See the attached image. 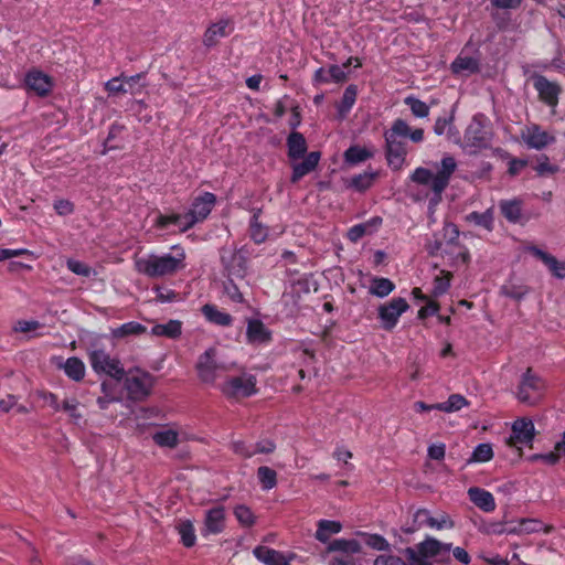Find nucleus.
Here are the masks:
<instances>
[{
  "label": "nucleus",
  "instance_id": "6e6d98bb",
  "mask_svg": "<svg viewBox=\"0 0 565 565\" xmlns=\"http://www.w3.org/2000/svg\"><path fill=\"white\" fill-rule=\"evenodd\" d=\"M454 522L450 516L443 512L438 516H431L429 520V527L436 530L452 529Z\"/></svg>",
  "mask_w": 565,
  "mask_h": 565
},
{
  "label": "nucleus",
  "instance_id": "393cba45",
  "mask_svg": "<svg viewBox=\"0 0 565 565\" xmlns=\"http://www.w3.org/2000/svg\"><path fill=\"white\" fill-rule=\"evenodd\" d=\"M527 252L542 260L555 277L565 278V262L556 259L536 246H529Z\"/></svg>",
  "mask_w": 565,
  "mask_h": 565
},
{
  "label": "nucleus",
  "instance_id": "a19ab883",
  "mask_svg": "<svg viewBox=\"0 0 565 565\" xmlns=\"http://www.w3.org/2000/svg\"><path fill=\"white\" fill-rule=\"evenodd\" d=\"M153 441L160 447L174 448L179 443V434L174 429H163L153 434Z\"/></svg>",
  "mask_w": 565,
  "mask_h": 565
},
{
  "label": "nucleus",
  "instance_id": "f8f14e48",
  "mask_svg": "<svg viewBox=\"0 0 565 565\" xmlns=\"http://www.w3.org/2000/svg\"><path fill=\"white\" fill-rule=\"evenodd\" d=\"M409 309L404 298H393L381 305L377 309L381 327L384 330H392L397 324L401 316Z\"/></svg>",
  "mask_w": 565,
  "mask_h": 565
},
{
  "label": "nucleus",
  "instance_id": "37998d69",
  "mask_svg": "<svg viewBox=\"0 0 565 565\" xmlns=\"http://www.w3.org/2000/svg\"><path fill=\"white\" fill-rule=\"evenodd\" d=\"M500 292L508 298L521 300L529 292V288L523 284L510 280L501 287Z\"/></svg>",
  "mask_w": 565,
  "mask_h": 565
},
{
  "label": "nucleus",
  "instance_id": "9b49d317",
  "mask_svg": "<svg viewBox=\"0 0 565 565\" xmlns=\"http://www.w3.org/2000/svg\"><path fill=\"white\" fill-rule=\"evenodd\" d=\"M199 379L206 384H214L217 379L218 371L223 370V365L217 362V350L209 348L198 359L195 365Z\"/></svg>",
  "mask_w": 565,
  "mask_h": 565
},
{
  "label": "nucleus",
  "instance_id": "09e8293b",
  "mask_svg": "<svg viewBox=\"0 0 565 565\" xmlns=\"http://www.w3.org/2000/svg\"><path fill=\"white\" fill-rule=\"evenodd\" d=\"M493 457V450L490 444H479L472 451L468 462H487Z\"/></svg>",
  "mask_w": 565,
  "mask_h": 565
},
{
  "label": "nucleus",
  "instance_id": "f257e3e1",
  "mask_svg": "<svg viewBox=\"0 0 565 565\" xmlns=\"http://www.w3.org/2000/svg\"><path fill=\"white\" fill-rule=\"evenodd\" d=\"M457 169L456 159L445 154L437 166L436 173L423 167L416 168L409 179L413 183L422 186L412 198L416 202L428 201L429 210H434L443 200V193L449 185L451 175Z\"/></svg>",
  "mask_w": 565,
  "mask_h": 565
},
{
  "label": "nucleus",
  "instance_id": "79ce46f5",
  "mask_svg": "<svg viewBox=\"0 0 565 565\" xmlns=\"http://www.w3.org/2000/svg\"><path fill=\"white\" fill-rule=\"evenodd\" d=\"M257 478L263 490H271L277 484V473L267 466H260L257 469Z\"/></svg>",
  "mask_w": 565,
  "mask_h": 565
},
{
  "label": "nucleus",
  "instance_id": "dca6fc26",
  "mask_svg": "<svg viewBox=\"0 0 565 565\" xmlns=\"http://www.w3.org/2000/svg\"><path fill=\"white\" fill-rule=\"evenodd\" d=\"M533 86L537 90L540 98L551 107H555L558 102L561 87L557 83L548 81L545 76H533Z\"/></svg>",
  "mask_w": 565,
  "mask_h": 565
},
{
  "label": "nucleus",
  "instance_id": "2eb2a0df",
  "mask_svg": "<svg viewBox=\"0 0 565 565\" xmlns=\"http://www.w3.org/2000/svg\"><path fill=\"white\" fill-rule=\"evenodd\" d=\"M24 84L29 90L41 97L49 95L53 88L52 77L36 68L25 74Z\"/></svg>",
  "mask_w": 565,
  "mask_h": 565
},
{
  "label": "nucleus",
  "instance_id": "a878e982",
  "mask_svg": "<svg viewBox=\"0 0 565 565\" xmlns=\"http://www.w3.org/2000/svg\"><path fill=\"white\" fill-rule=\"evenodd\" d=\"M254 556L265 565H290V559L281 552L267 546H256L253 551Z\"/></svg>",
  "mask_w": 565,
  "mask_h": 565
},
{
  "label": "nucleus",
  "instance_id": "0eeeda50",
  "mask_svg": "<svg viewBox=\"0 0 565 565\" xmlns=\"http://www.w3.org/2000/svg\"><path fill=\"white\" fill-rule=\"evenodd\" d=\"M257 380L255 375L243 373L238 376L226 379L221 385L220 391L227 398H245L256 394Z\"/></svg>",
  "mask_w": 565,
  "mask_h": 565
},
{
  "label": "nucleus",
  "instance_id": "c756f323",
  "mask_svg": "<svg viewBox=\"0 0 565 565\" xmlns=\"http://www.w3.org/2000/svg\"><path fill=\"white\" fill-rule=\"evenodd\" d=\"M288 157L298 160L306 154L307 141L302 134L292 131L287 138Z\"/></svg>",
  "mask_w": 565,
  "mask_h": 565
},
{
  "label": "nucleus",
  "instance_id": "c85d7f7f",
  "mask_svg": "<svg viewBox=\"0 0 565 565\" xmlns=\"http://www.w3.org/2000/svg\"><path fill=\"white\" fill-rule=\"evenodd\" d=\"M342 531V524L339 521L333 520H320L317 524V531L315 534L316 540L321 543L331 542L330 537Z\"/></svg>",
  "mask_w": 565,
  "mask_h": 565
},
{
  "label": "nucleus",
  "instance_id": "3c124183",
  "mask_svg": "<svg viewBox=\"0 0 565 565\" xmlns=\"http://www.w3.org/2000/svg\"><path fill=\"white\" fill-rule=\"evenodd\" d=\"M441 276H436L433 282L431 292L435 297L445 295L450 287L451 274L445 271H441Z\"/></svg>",
  "mask_w": 565,
  "mask_h": 565
},
{
  "label": "nucleus",
  "instance_id": "b1692460",
  "mask_svg": "<svg viewBox=\"0 0 565 565\" xmlns=\"http://www.w3.org/2000/svg\"><path fill=\"white\" fill-rule=\"evenodd\" d=\"M479 58L461 52L451 63V71L458 76H469L479 71Z\"/></svg>",
  "mask_w": 565,
  "mask_h": 565
},
{
  "label": "nucleus",
  "instance_id": "58836bf2",
  "mask_svg": "<svg viewBox=\"0 0 565 565\" xmlns=\"http://www.w3.org/2000/svg\"><path fill=\"white\" fill-rule=\"evenodd\" d=\"M358 96V88L355 85H349L342 96L341 102L338 105V113L341 118L345 117L355 104Z\"/></svg>",
  "mask_w": 565,
  "mask_h": 565
},
{
  "label": "nucleus",
  "instance_id": "6ab92c4d",
  "mask_svg": "<svg viewBox=\"0 0 565 565\" xmlns=\"http://www.w3.org/2000/svg\"><path fill=\"white\" fill-rule=\"evenodd\" d=\"M199 223L190 211L185 214H171V215H158L156 218V226L160 228H167L170 225L175 226L179 231L185 232L190 230L194 224Z\"/></svg>",
  "mask_w": 565,
  "mask_h": 565
},
{
  "label": "nucleus",
  "instance_id": "0e129e2a",
  "mask_svg": "<svg viewBox=\"0 0 565 565\" xmlns=\"http://www.w3.org/2000/svg\"><path fill=\"white\" fill-rule=\"evenodd\" d=\"M156 291V295H157V300L160 301V302H172L174 300H177L178 298V295L174 290L172 289H169V288H164V287H157L154 289Z\"/></svg>",
  "mask_w": 565,
  "mask_h": 565
},
{
  "label": "nucleus",
  "instance_id": "13d9d810",
  "mask_svg": "<svg viewBox=\"0 0 565 565\" xmlns=\"http://www.w3.org/2000/svg\"><path fill=\"white\" fill-rule=\"evenodd\" d=\"M231 448L236 455L243 458H250L255 456L253 444H247L243 440L233 441Z\"/></svg>",
  "mask_w": 565,
  "mask_h": 565
},
{
  "label": "nucleus",
  "instance_id": "1a4fd4ad",
  "mask_svg": "<svg viewBox=\"0 0 565 565\" xmlns=\"http://www.w3.org/2000/svg\"><path fill=\"white\" fill-rule=\"evenodd\" d=\"M244 248L224 247L221 249V263L230 277L243 278L247 273V258Z\"/></svg>",
  "mask_w": 565,
  "mask_h": 565
},
{
  "label": "nucleus",
  "instance_id": "864d4df0",
  "mask_svg": "<svg viewBox=\"0 0 565 565\" xmlns=\"http://www.w3.org/2000/svg\"><path fill=\"white\" fill-rule=\"evenodd\" d=\"M79 402L76 398H65L62 403V409L68 414L71 419L77 424L82 419V414L78 411Z\"/></svg>",
  "mask_w": 565,
  "mask_h": 565
},
{
  "label": "nucleus",
  "instance_id": "f03ea898",
  "mask_svg": "<svg viewBox=\"0 0 565 565\" xmlns=\"http://www.w3.org/2000/svg\"><path fill=\"white\" fill-rule=\"evenodd\" d=\"M425 132L422 128H411L403 119L394 120L391 127L384 132L385 157L391 169L401 170L406 161L408 153L407 139L419 143L424 140Z\"/></svg>",
  "mask_w": 565,
  "mask_h": 565
},
{
  "label": "nucleus",
  "instance_id": "8fccbe9b",
  "mask_svg": "<svg viewBox=\"0 0 565 565\" xmlns=\"http://www.w3.org/2000/svg\"><path fill=\"white\" fill-rule=\"evenodd\" d=\"M145 331L146 328L142 324L139 322L130 321L113 330V335L116 338H122L130 334H140Z\"/></svg>",
  "mask_w": 565,
  "mask_h": 565
},
{
  "label": "nucleus",
  "instance_id": "bf43d9fd",
  "mask_svg": "<svg viewBox=\"0 0 565 565\" xmlns=\"http://www.w3.org/2000/svg\"><path fill=\"white\" fill-rule=\"evenodd\" d=\"M66 266L68 270L78 276L88 277L93 273L88 265L76 259H68Z\"/></svg>",
  "mask_w": 565,
  "mask_h": 565
},
{
  "label": "nucleus",
  "instance_id": "39448f33",
  "mask_svg": "<svg viewBox=\"0 0 565 565\" xmlns=\"http://www.w3.org/2000/svg\"><path fill=\"white\" fill-rule=\"evenodd\" d=\"M492 132L490 122L483 114H476L471 122L468 125L465 136L462 148L471 153L490 146Z\"/></svg>",
  "mask_w": 565,
  "mask_h": 565
},
{
  "label": "nucleus",
  "instance_id": "5fc2aeb1",
  "mask_svg": "<svg viewBox=\"0 0 565 565\" xmlns=\"http://www.w3.org/2000/svg\"><path fill=\"white\" fill-rule=\"evenodd\" d=\"M559 459H561L559 452L555 449H554V451H550L546 454H534L527 458V460L530 462L542 461L548 466L556 465L559 461Z\"/></svg>",
  "mask_w": 565,
  "mask_h": 565
},
{
  "label": "nucleus",
  "instance_id": "473e14b6",
  "mask_svg": "<svg viewBox=\"0 0 565 565\" xmlns=\"http://www.w3.org/2000/svg\"><path fill=\"white\" fill-rule=\"evenodd\" d=\"M202 313L209 322L216 326L228 327L233 322V318L230 313L218 310L214 305H204L202 307Z\"/></svg>",
  "mask_w": 565,
  "mask_h": 565
},
{
  "label": "nucleus",
  "instance_id": "4be33fe9",
  "mask_svg": "<svg viewBox=\"0 0 565 565\" xmlns=\"http://www.w3.org/2000/svg\"><path fill=\"white\" fill-rule=\"evenodd\" d=\"M231 21L222 19L211 24L204 33L203 43L205 46H214L220 39L227 36L232 32Z\"/></svg>",
  "mask_w": 565,
  "mask_h": 565
},
{
  "label": "nucleus",
  "instance_id": "4c0bfd02",
  "mask_svg": "<svg viewBox=\"0 0 565 565\" xmlns=\"http://www.w3.org/2000/svg\"><path fill=\"white\" fill-rule=\"evenodd\" d=\"M377 175L379 173L376 171H365L363 173L356 174L350 180L349 186L359 192H363L373 185Z\"/></svg>",
  "mask_w": 565,
  "mask_h": 565
},
{
  "label": "nucleus",
  "instance_id": "412c9836",
  "mask_svg": "<svg viewBox=\"0 0 565 565\" xmlns=\"http://www.w3.org/2000/svg\"><path fill=\"white\" fill-rule=\"evenodd\" d=\"M216 202V196L211 192H204L198 196L192 203L190 214L194 216L198 222L205 220L211 213Z\"/></svg>",
  "mask_w": 565,
  "mask_h": 565
},
{
  "label": "nucleus",
  "instance_id": "4d7b16f0",
  "mask_svg": "<svg viewBox=\"0 0 565 565\" xmlns=\"http://www.w3.org/2000/svg\"><path fill=\"white\" fill-rule=\"evenodd\" d=\"M105 89L108 92L109 95H116V94H127V90H131L130 88H127L124 84V79L121 77H113L109 81L105 83Z\"/></svg>",
  "mask_w": 565,
  "mask_h": 565
},
{
  "label": "nucleus",
  "instance_id": "49530a36",
  "mask_svg": "<svg viewBox=\"0 0 565 565\" xmlns=\"http://www.w3.org/2000/svg\"><path fill=\"white\" fill-rule=\"evenodd\" d=\"M234 515L242 526H253L256 522L254 512L245 504H238L234 509Z\"/></svg>",
  "mask_w": 565,
  "mask_h": 565
},
{
  "label": "nucleus",
  "instance_id": "7c9ffc66",
  "mask_svg": "<svg viewBox=\"0 0 565 565\" xmlns=\"http://www.w3.org/2000/svg\"><path fill=\"white\" fill-rule=\"evenodd\" d=\"M150 333L154 337L177 339L182 333V322L171 319L167 323H157L151 328Z\"/></svg>",
  "mask_w": 565,
  "mask_h": 565
},
{
  "label": "nucleus",
  "instance_id": "cd10ccee",
  "mask_svg": "<svg viewBox=\"0 0 565 565\" xmlns=\"http://www.w3.org/2000/svg\"><path fill=\"white\" fill-rule=\"evenodd\" d=\"M382 225V217L374 216L364 223L356 224L348 231V238L355 243L364 235H371Z\"/></svg>",
  "mask_w": 565,
  "mask_h": 565
},
{
  "label": "nucleus",
  "instance_id": "774afa93",
  "mask_svg": "<svg viewBox=\"0 0 565 565\" xmlns=\"http://www.w3.org/2000/svg\"><path fill=\"white\" fill-rule=\"evenodd\" d=\"M253 448L256 454H270L275 450L276 445L270 439H264L260 441H257L256 444H253Z\"/></svg>",
  "mask_w": 565,
  "mask_h": 565
},
{
  "label": "nucleus",
  "instance_id": "e2e57ef3",
  "mask_svg": "<svg viewBox=\"0 0 565 565\" xmlns=\"http://www.w3.org/2000/svg\"><path fill=\"white\" fill-rule=\"evenodd\" d=\"M366 544L376 551H385L390 546L388 542L383 536L377 534L369 535L366 539Z\"/></svg>",
  "mask_w": 565,
  "mask_h": 565
},
{
  "label": "nucleus",
  "instance_id": "c9c22d12",
  "mask_svg": "<svg viewBox=\"0 0 565 565\" xmlns=\"http://www.w3.org/2000/svg\"><path fill=\"white\" fill-rule=\"evenodd\" d=\"M374 151L366 147L351 146L344 151V161L349 164H359L373 158Z\"/></svg>",
  "mask_w": 565,
  "mask_h": 565
},
{
  "label": "nucleus",
  "instance_id": "7ed1b4c3",
  "mask_svg": "<svg viewBox=\"0 0 565 565\" xmlns=\"http://www.w3.org/2000/svg\"><path fill=\"white\" fill-rule=\"evenodd\" d=\"M171 253H149L134 257V266L137 273L149 278L172 276L185 267V252L179 246H172Z\"/></svg>",
  "mask_w": 565,
  "mask_h": 565
},
{
  "label": "nucleus",
  "instance_id": "338daca9",
  "mask_svg": "<svg viewBox=\"0 0 565 565\" xmlns=\"http://www.w3.org/2000/svg\"><path fill=\"white\" fill-rule=\"evenodd\" d=\"M446 454V446L443 443L433 444L427 449V455L430 459L441 460Z\"/></svg>",
  "mask_w": 565,
  "mask_h": 565
},
{
  "label": "nucleus",
  "instance_id": "6e6552de",
  "mask_svg": "<svg viewBox=\"0 0 565 565\" xmlns=\"http://www.w3.org/2000/svg\"><path fill=\"white\" fill-rule=\"evenodd\" d=\"M544 382L541 377L533 374L529 369L521 377L516 391V398L524 404L534 405L537 403L544 392Z\"/></svg>",
  "mask_w": 565,
  "mask_h": 565
},
{
  "label": "nucleus",
  "instance_id": "ddd939ff",
  "mask_svg": "<svg viewBox=\"0 0 565 565\" xmlns=\"http://www.w3.org/2000/svg\"><path fill=\"white\" fill-rule=\"evenodd\" d=\"M534 436L535 428L533 422L529 418H519L512 424L508 445L516 448L530 446L534 440Z\"/></svg>",
  "mask_w": 565,
  "mask_h": 565
},
{
  "label": "nucleus",
  "instance_id": "a211bd4d",
  "mask_svg": "<svg viewBox=\"0 0 565 565\" xmlns=\"http://www.w3.org/2000/svg\"><path fill=\"white\" fill-rule=\"evenodd\" d=\"M271 340L270 330L259 319H249L246 328V341L252 345L268 344Z\"/></svg>",
  "mask_w": 565,
  "mask_h": 565
},
{
  "label": "nucleus",
  "instance_id": "aec40b11",
  "mask_svg": "<svg viewBox=\"0 0 565 565\" xmlns=\"http://www.w3.org/2000/svg\"><path fill=\"white\" fill-rule=\"evenodd\" d=\"M321 154L319 151L309 152L301 162H294L291 164L292 174L290 181L292 183L299 182L305 175L312 172L319 164Z\"/></svg>",
  "mask_w": 565,
  "mask_h": 565
},
{
  "label": "nucleus",
  "instance_id": "a18cd8bd",
  "mask_svg": "<svg viewBox=\"0 0 565 565\" xmlns=\"http://www.w3.org/2000/svg\"><path fill=\"white\" fill-rule=\"evenodd\" d=\"M466 220L490 231L493 226V212L492 210H487L483 213L471 212L466 216Z\"/></svg>",
  "mask_w": 565,
  "mask_h": 565
},
{
  "label": "nucleus",
  "instance_id": "f704fd0d",
  "mask_svg": "<svg viewBox=\"0 0 565 565\" xmlns=\"http://www.w3.org/2000/svg\"><path fill=\"white\" fill-rule=\"evenodd\" d=\"M502 215L511 223H518L522 216V202L518 199L502 200L499 203Z\"/></svg>",
  "mask_w": 565,
  "mask_h": 565
},
{
  "label": "nucleus",
  "instance_id": "603ef678",
  "mask_svg": "<svg viewBox=\"0 0 565 565\" xmlns=\"http://www.w3.org/2000/svg\"><path fill=\"white\" fill-rule=\"evenodd\" d=\"M108 387H109V382L103 381L100 384L103 395L97 398V404L100 409H107L109 404L120 401V396L118 394L108 393Z\"/></svg>",
  "mask_w": 565,
  "mask_h": 565
},
{
  "label": "nucleus",
  "instance_id": "20e7f679",
  "mask_svg": "<svg viewBox=\"0 0 565 565\" xmlns=\"http://www.w3.org/2000/svg\"><path fill=\"white\" fill-rule=\"evenodd\" d=\"M451 544L428 537L416 548H406L405 553L411 565H431L449 559Z\"/></svg>",
  "mask_w": 565,
  "mask_h": 565
},
{
  "label": "nucleus",
  "instance_id": "ea45409f",
  "mask_svg": "<svg viewBox=\"0 0 565 565\" xmlns=\"http://www.w3.org/2000/svg\"><path fill=\"white\" fill-rule=\"evenodd\" d=\"M469 405L467 398L460 394H451L444 403H437L438 411L455 413Z\"/></svg>",
  "mask_w": 565,
  "mask_h": 565
},
{
  "label": "nucleus",
  "instance_id": "4468645a",
  "mask_svg": "<svg viewBox=\"0 0 565 565\" xmlns=\"http://www.w3.org/2000/svg\"><path fill=\"white\" fill-rule=\"evenodd\" d=\"M225 508L222 505L213 507L205 512L201 534L203 537L217 535L225 529Z\"/></svg>",
  "mask_w": 565,
  "mask_h": 565
},
{
  "label": "nucleus",
  "instance_id": "9d476101",
  "mask_svg": "<svg viewBox=\"0 0 565 565\" xmlns=\"http://www.w3.org/2000/svg\"><path fill=\"white\" fill-rule=\"evenodd\" d=\"M152 385V376L140 370L129 372L125 380V388L129 398L134 401L145 399L150 394Z\"/></svg>",
  "mask_w": 565,
  "mask_h": 565
},
{
  "label": "nucleus",
  "instance_id": "bb28decb",
  "mask_svg": "<svg viewBox=\"0 0 565 565\" xmlns=\"http://www.w3.org/2000/svg\"><path fill=\"white\" fill-rule=\"evenodd\" d=\"M361 544L354 539H337L327 545V553H340L341 556L351 558L352 555L360 553Z\"/></svg>",
  "mask_w": 565,
  "mask_h": 565
},
{
  "label": "nucleus",
  "instance_id": "052dcab7",
  "mask_svg": "<svg viewBox=\"0 0 565 565\" xmlns=\"http://www.w3.org/2000/svg\"><path fill=\"white\" fill-rule=\"evenodd\" d=\"M143 78V74H136L132 76L122 77L124 84L127 88L131 90H127V93L136 95L141 93L143 85L140 84V81Z\"/></svg>",
  "mask_w": 565,
  "mask_h": 565
},
{
  "label": "nucleus",
  "instance_id": "2f4dec72",
  "mask_svg": "<svg viewBox=\"0 0 565 565\" xmlns=\"http://www.w3.org/2000/svg\"><path fill=\"white\" fill-rule=\"evenodd\" d=\"M58 366L64 371L67 377L75 382L82 381L85 376V364L76 356L66 359L63 363L58 364Z\"/></svg>",
  "mask_w": 565,
  "mask_h": 565
},
{
  "label": "nucleus",
  "instance_id": "72a5a7b5",
  "mask_svg": "<svg viewBox=\"0 0 565 565\" xmlns=\"http://www.w3.org/2000/svg\"><path fill=\"white\" fill-rule=\"evenodd\" d=\"M367 289L370 295L385 298L395 289V285L388 278L374 276L370 279Z\"/></svg>",
  "mask_w": 565,
  "mask_h": 565
},
{
  "label": "nucleus",
  "instance_id": "423d86ee",
  "mask_svg": "<svg viewBox=\"0 0 565 565\" xmlns=\"http://www.w3.org/2000/svg\"><path fill=\"white\" fill-rule=\"evenodd\" d=\"M88 361L93 371L100 375H108L116 381H121L125 376V369L121 362L107 353L104 349L95 348L88 351Z\"/></svg>",
  "mask_w": 565,
  "mask_h": 565
},
{
  "label": "nucleus",
  "instance_id": "e433bc0d",
  "mask_svg": "<svg viewBox=\"0 0 565 565\" xmlns=\"http://www.w3.org/2000/svg\"><path fill=\"white\" fill-rule=\"evenodd\" d=\"M181 542L185 547L194 546L196 542L195 529L190 520H182L177 525Z\"/></svg>",
  "mask_w": 565,
  "mask_h": 565
},
{
  "label": "nucleus",
  "instance_id": "680f3d73",
  "mask_svg": "<svg viewBox=\"0 0 565 565\" xmlns=\"http://www.w3.org/2000/svg\"><path fill=\"white\" fill-rule=\"evenodd\" d=\"M327 74L329 75L330 83H342L347 81L348 74L347 71L343 70L340 65H331L329 68H327Z\"/></svg>",
  "mask_w": 565,
  "mask_h": 565
},
{
  "label": "nucleus",
  "instance_id": "de8ad7c7",
  "mask_svg": "<svg viewBox=\"0 0 565 565\" xmlns=\"http://www.w3.org/2000/svg\"><path fill=\"white\" fill-rule=\"evenodd\" d=\"M404 103L411 108L412 114L417 118H426L429 115V106L423 100L407 96Z\"/></svg>",
  "mask_w": 565,
  "mask_h": 565
},
{
  "label": "nucleus",
  "instance_id": "c03bdc74",
  "mask_svg": "<svg viewBox=\"0 0 565 565\" xmlns=\"http://www.w3.org/2000/svg\"><path fill=\"white\" fill-rule=\"evenodd\" d=\"M249 234H250V238L256 244L264 243L266 241L267 236H268V228H267V226L263 225L258 221V215L256 213L250 218Z\"/></svg>",
  "mask_w": 565,
  "mask_h": 565
},
{
  "label": "nucleus",
  "instance_id": "5701e85b",
  "mask_svg": "<svg viewBox=\"0 0 565 565\" xmlns=\"http://www.w3.org/2000/svg\"><path fill=\"white\" fill-rule=\"evenodd\" d=\"M468 497L470 501L483 512L490 513L495 510L497 504L493 494L482 488H469Z\"/></svg>",
  "mask_w": 565,
  "mask_h": 565
},
{
  "label": "nucleus",
  "instance_id": "69168bd1",
  "mask_svg": "<svg viewBox=\"0 0 565 565\" xmlns=\"http://www.w3.org/2000/svg\"><path fill=\"white\" fill-rule=\"evenodd\" d=\"M226 295L235 302H243L244 298L238 287L230 279L224 286Z\"/></svg>",
  "mask_w": 565,
  "mask_h": 565
},
{
  "label": "nucleus",
  "instance_id": "f3484780",
  "mask_svg": "<svg viewBox=\"0 0 565 565\" xmlns=\"http://www.w3.org/2000/svg\"><path fill=\"white\" fill-rule=\"evenodd\" d=\"M522 139L529 148L541 150L554 142L555 138L537 125L527 126L522 132Z\"/></svg>",
  "mask_w": 565,
  "mask_h": 565
}]
</instances>
